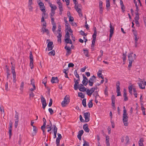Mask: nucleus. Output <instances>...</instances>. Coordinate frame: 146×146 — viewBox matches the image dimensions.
<instances>
[{
  "mask_svg": "<svg viewBox=\"0 0 146 146\" xmlns=\"http://www.w3.org/2000/svg\"><path fill=\"white\" fill-rule=\"evenodd\" d=\"M69 95H66L64 99V100L61 103L62 106L63 107L66 106V104H68L70 102V98Z\"/></svg>",
  "mask_w": 146,
  "mask_h": 146,
  "instance_id": "f257e3e1",
  "label": "nucleus"
},
{
  "mask_svg": "<svg viewBox=\"0 0 146 146\" xmlns=\"http://www.w3.org/2000/svg\"><path fill=\"white\" fill-rule=\"evenodd\" d=\"M123 122L124 123V125L127 126L128 125V114L127 113H123Z\"/></svg>",
  "mask_w": 146,
  "mask_h": 146,
  "instance_id": "f03ea898",
  "label": "nucleus"
},
{
  "mask_svg": "<svg viewBox=\"0 0 146 146\" xmlns=\"http://www.w3.org/2000/svg\"><path fill=\"white\" fill-rule=\"evenodd\" d=\"M29 58L30 60V66L31 68L32 69L34 67L33 63V57L32 55V52L31 51L30 53Z\"/></svg>",
  "mask_w": 146,
  "mask_h": 146,
  "instance_id": "7ed1b4c3",
  "label": "nucleus"
},
{
  "mask_svg": "<svg viewBox=\"0 0 146 146\" xmlns=\"http://www.w3.org/2000/svg\"><path fill=\"white\" fill-rule=\"evenodd\" d=\"M74 9H76V11L78 12L80 17L82 16V12L81 9L78 8V3L75 4V6L74 7Z\"/></svg>",
  "mask_w": 146,
  "mask_h": 146,
  "instance_id": "20e7f679",
  "label": "nucleus"
},
{
  "mask_svg": "<svg viewBox=\"0 0 146 146\" xmlns=\"http://www.w3.org/2000/svg\"><path fill=\"white\" fill-rule=\"evenodd\" d=\"M90 113L89 112H86L84 114V117L85 119V122H87L90 120Z\"/></svg>",
  "mask_w": 146,
  "mask_h": 146,
  "instance_id": "39448f33",
  "label": "nucleus"
},
{
  "mask_svg": "<svg viewBox=\"0 0 146 146\" xmlns=\"http://www.w3.org/2000/svg\"><path fill=\"white\" fill-rule=\"evenodd\" d=\"M82 76L83 78V80L82 81V83L83 84L84 86H86L88 83V78L86 76L84 75H82Z\"/></svg>",
  "mask_w": 146,
  "mask_h": 146,
  "instance_id": "423d86ee",
  "label": "nucleus"
},
{
  "mask_svg": "<svg viewBox=\"0 0 146 146\" xmlns=\"http://www.w3.org/2000/svg\"><path fill=\"white\" fill-rule=\"evenodd\" d=\"M64 48L66 51V56H68L71 53V48L70 47H68L67 45H66L64 47Z\"/></svg>",
  "mask_w": 146,
  "mask_h": 146,
  "instance_id": "0eeeda50",
  "label": "nucleus"
},
{
  "mask_svg": "<svg viewBox=\"0 0 146 146\" xmlns=\"http://www.w3.org/2000/svg\"><path fill=\"white\" fill-rule=\"evenodd\" d=\"M53 44V42L52 41L48 42L47 46V48H48V51L52 50L54 47L52 46Z\"/></svg>",
  "mask_w": 146,
  "mask_h": 146,
  "instance_id": "6e6552de",
  "label": "nucleus"
},
{
  "mask_svg": "<svg viewBox=\"0 0 146 146\" xmlns=\"http://www.w3.org/2000/svg\"><path fill=\"white\" fill-rule=\"evenodd\" d=\"M110 29L109 37H110V38L111 37L113 36V31L114 30V28L112 26L111 23H110Z\"/></svg>",
  "mask_w": 146,
  "mask_h": 146,
  "instance_id": "1a4fd4ad",
  "label": "nucleus"
},
{
  "mask_svg": "<svg viewBox=\"0 0 146 146\" xmlns=\"http://www.w3.org/2000/svg\"><path fill=\"white\" fill-rule=\"evenodd\" d=\"M128 58V60H129V64L128 66V68H130L132 66V64L133 62L134 61V59L133 57V56H130Z\"/></svg>",
  "mask_w": 146,
  "mask_h": 146,
  "instance_id": "9d476101",
  "label": "nucleus"
},
{
  "mask_svg": "<svg viewBox=\"0 0 146 146\" xmlns=\"http://www.w3.org/2000/svg\"><path fill=\"white\" fill-rule=\"evenodd\" d=\"M53 127L54 128L53 131L54 132V137L53 138L55 139L56 137V134L58 128L55 125H53Z\"/></svg>",
  "mask_w": 146,
  "mask_h": 146,
  "instance_id": "9b49d317",
  "label": "nucleus"
},
{
  "mask_svg": "<svg viewBox=\"0 0 146 146\" xmlns=\"http://www.w3.org/2000/svg\"><path fill=\"white\" fill-rule=\"evenodd\" d=\"M52 83H58L59 82L58 78L57 77H52L51 80Z\"/></svg>",
  "mask_w": 146,
  "mask_h": 146,
  "instance_id": "f8f14e48",
  "label": "nucleus"
},
{
  "mask_svg": "<svg viewBox=\"0 0 146 146\" xmlns=\"http://www.w3.org/2000/svg\"><path fill=\"white\" fill-rule=\"evenodd\" d=\"M43 12V13L42 15V16L41 19V22H44V16L46 15V14L45 13L46 11H45V9H40Z\"/></svg>",
  "mask_w": 146,
  "mask_h": 146,
  "instance_id": "ddd939ff",
  "label": "nucleus"
},
{
  "mask_svg": "<svg viewBox=\"0 0 146 146\" xmlns=\"http://www.w3.org/2000/svg\"><path fill=\"white\" fill-rule=\"evenodd\" d=\"M48 4L50 7L51 8V11H54L57 9V7L56 6L54 5H52L51 3L49 2L48 3Z\"/></svg>",
  "mask_w": 146,
  "mask_h": 146,
  "instance_id": "4468645a",
  "label": "nucleus"
},
{
  "mask_svg": "<svg viewBox=\"0 0 146 146\" xmlns=\"http://www.w3.org/2000/svg\"><path fill=\"white\" fill-rule=\"evenodd\" d=\"M84 132V131L82 130H81L79 131L77 137L80 140H81V136L83 134Z\"/></svg>",
  "mask_w": 146,
  "mask_h": 146,
  "instance_id": "2eb2a0df",
  "label": "nucleus"
},
{
  "mask_svg": "<svg viewBox=\"0 0 146 146\" xmlns=\"http://www.w3.org/2000/svg\"><path fill=\"white\" fill-rule=\"evenodd\" d=\"M123 96L124 98V100L125 101H127L128 100V98L127 96V92L126 89L124 88L123 89Z\"/></svg>",
  "mask_w": 146,
  "mask_h": 146,
  "instance_id": "dca6fc26",
  "label": "nucleus"
},
{
  "mask_svg": "<svg viewBox=\"0 0 146 146\" xmlns=\"http://www.w3.org/2000/svg\"><path fill=\"white\" fill-rule=\"evenodd\" d=\"M83 128L85 132L88 133L89 132L90 129L88 127V125L87 123L83 125Z\"/></svg>",
  "mask_w": 146,
  "mask_h": 146,
  "instance_id": "f3484780",
  "label": "nucleus"
},
{
  "mask_svg": "<svg viewBox=\"0 0 146 146\" xmlns=\"http://www.w3.org/2000/svg\"><path fill=\"white\" fill-rule=\"evenodd\" d=\"M111 99L112 101L111 105L113 107H115V98L114 95H112L111 97Z\"/></svg>",
  "mask_w": 146,
  "mask_h": 146,
  "instance_id": "a211bd4d",
  "label": "nucleus"
},
{
  "mask_svg": "<svg viewBox=\"0 0 146 146\" xmlns=\"http://www.w3.org/2000/svg\"><path fill=\"white\" fill-rule=\"evenodd\" d=\"M79 82L77 81H76L75 82L74 88V89L76 90H77L79 88Z\"/></svg>",
  "mask_w": 146,
  "mask_h": 146,
  "instance_id": "6ab92c4d",
  "label": "nucleus"
},
{
  "mask_svg": "<svg viewBox=\"0 0 146 146\" xmlns=\"http://www.w3.org/2000/svg\"><path fill=\"white\" fill-rule=\"evenodd\" d=\"M106 137V143L107 146H110V143H109L110 137L107 135Z\"/></svg>",
  "mask_w": 146,
  "mask_h": 146,
  "instance_id": "aec40b11",
  "label": "nucleus"
},
{
  "mask_svg": "<svg viewBox=\"0 0 146 146\" xmlns=\"http://www.w3.org/2000/svg\"><path fill=\"white\" fill-rule=\"evenodd\" d=\"M70 35L68 31H67L65 34L64 40H68V39L70 38Z\"/></svg>",
  "mask_w": 146,
  "mask_h": 146,
  "instance_id": "412c9836",
  "label": "nucleus"
},
{
  "mask_svg": "<svg viewBox=\"0 0 146 146\" xmlns=\"http://www.w3.org/2000/svg\"><path fill=\"white\" fill-rule=\"evenodd\" d=\"M83 50L84 51V54L86 57H89L90 56L89 54V51L87 49H84Z\"/></svg>",
  "mask_w": 146,
  "mask_h": 146,
  "instance_id": "4be33fe9",
  "label": "nucleus"
},
{
  "mask_svg": "<svg viewBox=\"0 0 146 146\" xmlns=\"http://www.w3.org/2000/svg\"><path fill=\"white\" fill-rule=\"evenodd\" d=\"M42 104V108L43 109H44L47 105L46 100L41 101Z\"/></svg>",
  "mask_w": 146,
  "mask_h": 146,
  "instance_id": "5701e85b",
  "label": "nucleus"
},
{
  "mask_svg": "<svg viewBox=\"0 0 146 146\" xmlns=\"http://www.w3.org/2000/svg\"><path fill=\"white\" fill-rule=\"evenodd\" d=\"M49 121L50 122V125H47V126H48V127H47V128H48V129L50 128V129H48L47 130V131L48 132H49L52 129V123L49 120Z\"/></svg>",
  "mask_w": 146,
  "mask_h": 146,
  "instance_id": "b1692460",
  "label": "nucleus"
},
{
  "mask_svg": "<svg viewBox=\"0 0 146 146\" xmlns=\"http://www.w3.org/2000/svg\"><path fill=\"white\" fill-rule=\"evenodd\" d=\"M92 101L93 100H92L90 101H89L88 103V106L90 108H92L93 106V104L92 102Z\"/></svg>",
  "mask_w": 146,
  "mask_h": 146,
  "instance_id": "393cba45",
  "label": "nucleus"
},
{
  "mask_svg": "<svg viewBox=\"0 0 146 146\" xmlns=\"http://www.w3.org/2000/svg\"><path fill=\"white\" fill-rule=\"evenodd\" d=\"M49 55H52L54 56L55 54V50H52L51 51L49 52L48 54Z\"/></svg>",
  "mask_w": 146,
  "mask_h": 146,
  "instance_id": "a878e982",
  "label": "nucleus"
},
{
  "mask_svg": "<svg viewBox=\"0 0 146 146\" xmlns=\"http://www.w3.org/2000/svg\"><path fill=\"white\" fill-rule=\"evenodd\" d=\"M86 98H84L83 100L82 101V104L84 107H86Z\"/></svg>",
  "mask_w": 146,
  "mask_h": 146,
  "instance_id": "bb28decb",
  "label": "nucleus"
},
{
  "mask_svg": "<svg viewBox=\"0 0 146 146\" xmlns=\"http://www.w3.org/2000/svg\"><path fill=\"white\" fill-rule=\"evenodd\" d=\"M78 97H80L82 98H83L85 97L84 95H83L82 92H78Z\"/></svg>",
  "mask_w": 146,
  "mask_h": 146,
  "instance_id": "cd10ccee",
  "label": "nucleus"
},
{
  "mask_svg": "<svg viewBox=\"0 0 146 146\" xmlns=\"http://www.w3.org/2000/svg\"><path fill=\"white\" fill-rule=\"evenodd\" d=\"M96 36H92V38H93V40L92 41V43L95 44V42H96Z\"/></svg>",
  "mask_w": 146,
  "mask_h": 146,
  "instance_id": "c85d7f7f",
  "label": "nucleus"
},
{
  "mask_svg": "<svg viewBox=\"0 0 146 146\" xmlns=\"http://www.w3.org/2000/svg\"><path fill=\"white\" fill-rule=\"evenodd\" d=\"M93 30L94 31V33L92 36H96L97 32L96 31V27H93Z\"/></svg>",
  "mask_w": 146,
  "mask_h": 146,
  "instance_id": "c756f323",
  "label": "nucleus"
},
{
  "mask_svg": "<svg viewBox=\"0 0 146 146\" xmlns=\"http://www.w3.org/2000/svg\"><path fill=\"white\" fill-rule=\"evenodd\" d=\"M120 82L119 81H118L117 82L116 84V89H120Z\"/></svg>",
  "mask_w": 146,
  "mask_h": 146,
  "instance_id": "7c9ffc66",
  "label": "nucleus"
},
{
  "mask_svg": "<svg viewBox=\"0 0 146 146\" xmlns=\"http://www.w3.org/2000/svg\"><path fill=\"white\" fill-rule=\"evenodd\" d=\"M96 78V76L93 75L90 78L89 80H90V81H92L93 82Z\"/></svg>",
  "mask_w": 146,
  "mask_h": 146,
  "instance_id": "2f4dec72",
  "label": "nucleus"
},
{
  "mask_svg": "<svg viewBox=\"0 0 146 146\" xmlns=\"http://www.w3.org/2000/svg\"><path fill=\"white\" fill-rule=\"evenodd\" d=\"M120 89H116V92L117 93V96H121Z\"/></svg>",
  "mask_w": 146,
  "mask_h": 146,
  "instance_id": "473e14b6",
  "label": "nucleus"
},
{
  "mask_svg": "<svg viewBox=\"0 0 146 146\" xmlns=\"http://www.w3.org/2000/svg\"><path fill=\"white\" fill-rule=\"evenodd\" d=\"M110 2H106V6L107 9L110 7Z\"/></svg>",
  "mask_w": 146,
  "mask_h": 146,
  "instance_id": "72a5a7b5",
  "label": "nucleus"
},
{
  "mask_svg": "<svg viewBox=\"0 0 146 146\" xmlns=\"http://www.w3.org/2000/svg\"><path fill=\"white\" fill-rule=\"evenodd\" d=\"M65 42L66 44L69 43L71 44H72V40L70 38L68 39V40L65 41Z\"/></svg>",
  "mask_w": 146,
  "mask_h": 146,
  "instance_id": "f704fd0d",
  "label": "nucleus"
},
{
  "mask_svg": "<svg viewBox=\"0 0 146 146\" xmlns=\"http://www.w3.org/2000/svg\"><path fill=\"white\" fill-rule=\"evenodd\" d=\"M138 84H139V86L140 88L141 89H144L145 88V85H144V84H143V87H142V84L141 83H138Z\"/></svg>",
  "mask_w": 146,
  "mask_h": 146,
  "instance_id": "c9c22d12",
  "label": "nucleus"
},
{
  "mask_svg": "<svg viewBox=\"0 0 146 146\" xmlns=\"http://www.w3.org/2000/svg\"><path fill=\"white\" fill-rule=\"evenodd\" d=\"M24 85V82H21V85L20 86V90L21 91H23V88Z\"/></svg>",
  "mask_w": 146,
  "mask_h": 146,
  "instance_id": "e433bc0d",
  "label": "nucleus"
},
{
  "mask_svg": "<svg viewBox=\"0 0 146 146\" xmlns=\"http://www.w3.org/2000/svg\"><path fill=\"white\" fill-rule=\"evenodd\" d=\"M31 84L33 86L34 88H36L34 80L33 79L31 80Z\"/></svg>",
  "mask_w": 146,
  "mask_h": 146,
  "instance_id": "4c0bfd02",
  "label": "nucleus"
},
{
  "mask_svg": "<svg viewBox=\"0 0 146 146\" xmlns=\"http://www.w3.org/2000/svg\"><path fill=\"white\" fill-rule=\"evenodd\" d=\"M86 92L87 94H88V95L90 96L92 94V92H91L90 90L88 89L87 90Z\"/></svg>",
  "mask_w": 146,
  "mask_h": 146,
  "instance_id": "58836bf2",
  "label": "nucleus"
},
{
  "mask_svg": "<svg viewBox=\"0 0 146 146\" xmlns=\"http://www.w3.org/2000/svg\"><path fill=\"white\" fill-rule=\"evenodd\" d=\"M74 74L76 78H79V74H78V73H77V70H75V71L74 72Z\"/></svg>",
  "mask_w": 146,
  "mask_h": 146,
  "instance_id": "ea45409f",
  "label": "nucleus"
},
{
  "mask_svg": "<svg viewBox=\"0 0 146 146\" xmlns=\"http://www.w3.org/2000/svg\"><path fill=\"white\" fill-rule=\"evenodd\" d=\"M33 131L35 132V134H36L37 132V129L36 127L34 126L33 127Z\"/></svg>",
  "mask_w": 146,
  "mask_h": 146,
  "instance_id": "a19ab883",
  "label": "nucleus"
},
{
  "mask_svg": "<svg viewBox=\"0 0 146 146\" xmlns=\"http://www.w3.org/2000/svg\"><path fill=\"white\" fill-rule=\"evenodd\" d=\"M53 25L52 28V30L53 31V32L54 33H55V30L56 28V25Z\"/></svg>",
  "mask_w": 146,
  "mask_h": 146,
  "instance_id": "79ce46f5",
  "label": "nucleus"
},
{
  "mask_svg": "<svg viewBox=\"0 0 146 146\" xmlns=\"http://www.w3.org/2000/svg\"><path fill=\"white\" fill-rule=\"evenodd\" d=\"M143 139L141 138L139 141V145H143Z\"/></svg>",
  "mask_w": 146,
  "mask_h": 146,
  "instance_id": "37998d69",
  "label": "nucleus"
},
{
  "mask_svg": "<svg viewBox=\"0 0 146 146\" xmlns=\"http://www.w3.org/2000/svg\"><path fill=\"white\" fill-rule=\"evenodd\" d=\"M47 80V77H45V78L42 80V83L43 84H46Z\"/></svg>",
  "mask_w": 146,
  "mask_h": 146,
  "instance_id": "c03bdc74",
  "label": "nucleus"
},
{
  "mask_svg": "<svg viewBox=\"0 0 146 146\" xmlns=\"http://www.w3.org/2000/svg\"><path fill=\"white\" fill-rule=\"evenodd\" d=\"M126 56L127 55L126 53H123L122 58L124 61H126Z\"/></svg>",
  "mask_w": 146,
  "mask_h": 146,
  "instance_id": "a18cd8bd",
  "label": "nucleus"
},
{
  "mask_svg": "<svg viewBox=\"0 0 146 146\" xmlns=\"http://www.w3.org/2000/svg\"><path fill=\"white\" fill-rule=\"evenodd\" d=\"M9 137L10 138H11V136L12 135V128H9Z\"/></svg>",
  "mask_w": 146,
  "mask_h": 146,
  "instance_id": "49530a36",
  "label": "nucleus"
},
{
  "mask_svg": "<svg viewBox=\"0 0 146 146\" xmlns=\"http://www.w3.org/2000/svg\"><path fill=\"white\" fill-rule=\"evenodd\" d=\"M93 96H98L100 97L98 93V92L97 91H95L94 92L93 94Z\"/></svg>",
  "mask_w": 146,
  "mask_h": 146,
  "instance_id": "de8ad7c7",
  "label": "nucleus"
},
{
  "mask_svg": "<svg viewBox=\"0 0 146 146\" xmlns=\"http://www.w3.org/2000/svg\"><path fill=\"white\" fill-rule=\"evenodd\" d=\"M102 2L101 1H99V7L100 8H103Z\"/></svg>",
  "mask_w": 146,
  "mask_h": 146,
  "instance_id": "09e8293b",
  "label": "nucleus"
},
{
  "mask_svg": "<svg viewBox=\"0 0 146 146\" xmlns=\"http://www.w3.org/2000/svg\"><path fill=\"white\" fill-rule=\"evenodd\" d=\"M80 34L82 36H86L87 34L85 33L82 30H81L80 31Z\"/></svg>",
  "mask_w": 146,
  "mask_h": 146,
  "instance_id": "8fccbe9b",
  "label": "nucleus"
},
{
  "mask_svg": "<svg viewBox=\"0 0 146 146\" xmlns=\"http://www.w3.org/2000/svg\"><path fill=\"white\" fill-rule=\"evenodd\" d=\"M48 111L50 113V115H52L54 113V111L51 108H49L48 109Z\"/></svg>",
  "mask_w": 146,
  "mask_h": 146,
  "instance_id": "3c124183",
  "label": "nucleus"
},
{
  "mask_svg": "<svg viewBox=\"0 0 146 146\" xmlns=\"http://www.w3.org/2000/svg\"><path fill=\"white\" fill-rule=\"evenodd\" d=\"M51 23L52 25H56V23L54 21V18L52 17H51Z\"/></svg>",
  "mask_w": 146,
  "mask_h": 146,
  "instance_id": "603ef678",
  "label": "nucleus"
},
{
  "mask_svg": "<svg viewBox=\"0 0 146 146\" xmlns=\"http://www.w3.org/2000/svg\"><path fill=\"white\" fill-rule=\"evenodd\" d=\"M52 104V100L51 98H50V102L48 104V106L49 107H51Z\"/></svg>",
  "mask_w": 146,
  "mask_h": 146,
  "instance_id": "864d4df0",
  "label": "nucleus"
},
{
  "mask_svg": "<svg viewBox=\"0 0 146 146\" xmlns=\"http://www.w3.org/2000/svg\"><path fill=\"white\" fill-rule=\"evenodd\" d=\"M31 5H28V8L29 11H33V7L31 6Z\"/></svg>",
  "mask_w": 146,
  "mask_h": 146,
  "instance_id": "5fc2aeb1",
  "label": "nucleus"
},
{
  "mask_svg": "<svg viewBox=\"0 0 146 146\" xmlns=\"http://www.w3.org/2000/svg\"><path fill=\"white\" fill-rule=\"evenodd\" d=\"M84 85L83 84H80L79 85V87L78 89H79V90L80 91L82 89V88L83 86H84Z\"/></svg>",
  "mask_w": 146,
  "mask_h": 146,
  "instance_id": "6e6d98bb",
  "label": "nucleus"
},
{
  "mask_svg": "<svg viewBox=\"0 0 146 146\" xmlns=\"http://www.w3.org/2000/svg\"><path fill=\"white\" fill-rule=\"evenodd\" d=\"M79 117L80 121L81 122H84L85 121L84 119H83L82 116L81 115H80Z\"/></svg>",
  "mask_w": 146,
  "mask_h": 146,
  "instance_id": "4d7b16f0",
  "label": "nucleus"
},
{
  "mask_svg": "<svg viewBox=\"0 0 146 146\" xmlns=\"http://www.w3.org/2000/svg\"><path fill=\"white\" fill-rule=\"evenodd\" d=\"M74 64L72 63H70L68 64V67H73Z\"/></svg>",
  "mask_w": 146,
  "mask_h": 146,
  "instance_id": "13d9d810",
  "label": "nucleus"
},
{
  "mask_svg": "<svg viewBox=\"0 0 146 146\" xmlns=\"http://www.w3.org/2000/svg\"><path fill=\"white\" fill-rule=\"evenodd\" d=\"M85 24V27H86V29L88 30H89V27L88 26V25L87 24L86 21Z\"/></svg>",
  "mask_w": 146,
  "mask_h": 146,
  "instance_id": "bf43d9fd",
  "label": "nucleus"
},
{
  "mask_svg": "<svg viewBox=\"0 0 146 146\" xmlns=\"http://www.w3.org/2000/svg\"><path fill=\"white\" fill-rule=\"evenodd\" d=\"M88 83H89V85L90 86H93L94 82L92 81H90V80H88Z\"/></svg>",
  "mask_w": 146,
  "mask_h": 146,
  "instance_id": "052dcab7",
  "label": "nucleus"
},
{
  "mask_svg": "<svg viewBox=\"0 0 146 146\" xmlns=\"http://www.w3.org/2000/svg\"><path fill=\"white\" fill-rule=\"evenodd\" d=\"M86 88L84 86H83L82 88V89L80 91L81 92H84L86 91Z\"/></svg>",
  "mask_w": 146,
  "mask_h": 146,
  "instance_id": "680f3d73",
  "label": "nucleus"
},
{
  "mask_svg": "<svg viewBox=\"0 0 146 146\" xmlns=\"http://www.w3.org/2000/svg\"><path fill=\"white\" fill-rule=\"evenodd\" d=\"M13 123L11 120H10L9 123V128H12V127Z\"/></svg>",
  "mask_w": 146,
  "mask_h": 146,
  "instance_id": "e2e57ef3",
  "label": "nucleus"
},
{
  "mask_svg": "<svg viewBox=\"0 0 146 146\" xmlns=\"http://www.w3.org/2000/svg\"><path fill=\"white\" fill-rule=\"evenodd\" d=\"M5 90L7 91L8 90V82H7L5 84Z\"/></svg>",
  "mask_w": 146,
  "mask_h": 146,
  "instance_id": "0e129e2a",
  "label": "nucleus"
},
{
  "mask_svg": "<svg viewBox=\"0 0 146 146\" xmlns=\"http://www.w3.org/2000/svg\"><path fill=\"white\" fill-rule=\"evenodd\" d=\"M69 17V22H72L74 20V19L73 17L71 16Z\"/></svg>",
  "mask_w": 146,
  "mask_h": 146,
  "instance_id": "69168bd1",
  "label": "nucleus"
},
{
  "mask_svg": "<svg viewBox=\"0 0 146 146\" xmlns=\"http://www.w3.org/2000/svg\"><path fill=\"white\" fill-rule=\"evenodd\" d=\"M84 140V143H85V145L86 146H90L89 143L87 141H86L85 140Z\"/></svg>",
  "mask_w": 146,
  "mask_h": 146,
  "instance_id": "338daca9",
  "label": "nucleus"
},
{
  "mask_svg": "<svg viewBox=\"0 0 146 146\" xmlns=\"http://www.w3.org/2000/svg\"><path fill=\"white\" fill-rule=\"evenodd\" d=\"M143 20L144 23V24L145 25V27H146V17H143Z\"/></svg>",
  "mask_w": 146,
  "mask_h": 146,
  "instance_id": "774afa93",
  "label": "nucleus"
}]
</instances>
